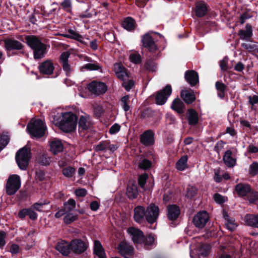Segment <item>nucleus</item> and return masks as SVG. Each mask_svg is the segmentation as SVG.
Masks as SVG:
<instances>
[{"label":"nucleus","mask_w":258,"mask_h":258,"mask_svg":"<svg viewBox=\"0 0 258 258\" xmlns=\"http://www.w3.org/2000/svg\"><path fill=\"white\" fill-rule=\"evenodd\" d=\"M70 56V53L66 51L63 52L60 57V63L62 65L63 70L66 72L67 76H69L72 70L70 65L68 63V58Z\"/></svg>","instance_id":"obj_20"},{"label":"nucleus","mask_w":258,"mask_h":258,"mask_svg":"<svg viewBox=\"0 0 258 258\" xmlns=\"http://www.w3.org/2000/svg\"><path fill=\"white\" fill-rule=\"evenodd\" d=\"M145 244L146 246L152 245L154 241V238L153 236L148 235L144 239Z\"/></svg>","instance_id":"obj_58"},{"label":"nucleus","mask_w":258,"mask_h":258,"mask_svg":"<svg viewBox=\"0 0 258 258\" xmlns=\"http://www.w3.org/2000/svg\"><path fill=\"white\" fill-rule=\"evenodd\" d=\"M241 46L249 51H256L257 46L255 44H252L247 43H243L241 44Z\"/></svg>","instance_id":"obj_49"},{"label":"nucleus","mask_w":258,"mask_h":258,"mask_svg":"<svg viewBox=\"0 0 258 258\" xmlns=\"http://www.w3.org/2000/svg\"><path fill=\"white\" fill-rule=\"evenodd\" d=\"M180 213V209L177 205H171L167 207V217L170 220H176Z\"/></svg>","instance_id":"obj_22"},{"label":"nucleus","mask_w":258,"mask_h":258,"mask_svg":"<svg viewBox=\"0 0 258 258\" xmlns=\"http://www.w3.org/2000/svg\"><path fill=\"white\" fill-rule=\"evenodd\" d=\"M92 122L88 115H82L79 120V131L81 136L85 135L86 132L91 129Z\"/></svg>","instance_id":"obj_10"},{"label":"nucleus","mask_w":258,"mask_h":258,"mask_svg":"<svg viewBox=\"0 0 258 258\" xmlns=\"http://www.w3.org/2000/svg\"><path fill=\"white\" fill-rule=\"evenodd\" d=\"M172 93L171 86L167 85L162 90L157 93L156 103L158 105H163L167 101V98Z\"/></svg>","instance_id":"obj_9"},{"label":"nucleus","mask_w":258,"mask_h":258,"mask_svg":"<svg viewBox=\"0 0 258 258\" xmlns=\"http://www.w3.org/2000/svg\"><path fill=\"white\" fill-rule=\"evenodd\" d=\"M142 42L143 46L147 48L150 52L154 53L157 50V46L149 33L143 36Z\"/></svg>","instance_id":"obj_14"},{"label":"nucleus","mask_w":258,"mask_h":258,"mask_svg":"<svg viewBox=\"0 0 258 258\" xmlns=\"http://www.w3.org/2000/svg\"><path fill=\"white\" fill-rule=\"evenodd\" d=\"M220 68L222 71H226L228 69V59L227 58H223L220 61Z\"/></svg>","instance_id":"obj_61"},{"label":"nucleus","mask_w":258,"mask_h":258,"mask_svg":"<svg viewBox=\"0 0 258 258\" xmlns=\"http://www.w3.org/2000/svg\"><path fill=\"white\" fill-rule=\"evenodd\" d=\"M61 6L65 11L70 12L72 6L71 0H64V1L61 3Z\"/></svg>","instance_id":"obj_54"},{"label":"nucleus","mask_w":258,"mask_h":258,"mask_svg":"<svg viewBox=\"0 0 258 258\" xmlns=\"http://www.w3.org/2000/svg\"><path fill=\"white\" fill-rule=\"evenodd\" d=\"M224 218L225 226L228 230L233 231L236 228L237 224L233 218L230 217L226 213L224 214Z\"/></svg>","instance_id":"obj_33"},{"label":"nucleus","mask_w":258,"mask_h":258,"mask_svg":"<svg viewBox=\"0 0 258 258\" xmlns=\"http://www.w3.org/2000/svg\"><path fill=\"white\" fill-rule=\"evenodd\" d=\"M31 151L30 149L24 147L20 149L16 153V160L19 167L22 170H26L29 161L31 158Z\"/></svg>","instance_id":"obj_4"},{"label":"nucleus","mask_w":258,"mask_h":258,"mask_svg":"<svg viewBox=\"0 0 258 258\" xmlns=\"http://www.w3.org/2000/svg\"><path fill=\"white\" fill-rule=\"evenodd\" d=\"M71 251L77 254L84 252L87 248V244L81 239H76L70 242Z\"/></svg>","instance_id":"obj_11"},{"label":"nucleus","mask_w":258,"mask_h":258,"mask_svg":"<svg viewBox=\"0 0 258 258\" xmlns=\"http://www.w3.org/2000/svg\"><path fill=\"white\" fill-rule=\"evenodd\" d=\"M184 107V105L183 102L178 98L174 100L171 105L172 109L179 113H182L183 112Z\"/></svg>","instance_id":"obj_34"},{"label":"nucleus","mask_w":258,"mask_h":258,"mask_svg":"<svg viewBox=\"0 0 258 258\" xmlns=\"http://www.w3.org/2000/svg\"><path fill=\"white\" fill-rule=\"evenodd\" d=\"M55 248L64 256H68L71 251L70 242L64 240L58 242Z\"/></svg>","instance_id":"obj_18"},{"label":"nucleus","mask_w":258,"mask_h":258,"mask_svg":"<svg viewBox=\"0 0 258 258\" xmlns=\"http://www.w3.org/2000/svg\"><path fill=\"white\" fill-rule=\"evenodd\" d=\"M45 129L44 124L39 119L31 120L27 127L31 136L35 138L42 137L44 135Z\"/></svg>","instance_id":"obj_3"},{"label":"nucleus","mask_w":258,"mask_h":258,"mask_svg":"<svg viewBox=\"0 0 258 258\" xmlns=\"http://www.w3.org/2000/svg\"><path fill=\"white\" fill-rule=\"evenodd\" d=\"M145 217V209L142 206H138L134 210V219L137 222H141Z\"/></svg>","instance_id":"obj_27"},{"label":"nucleus","mask_w":258,"mask_h":258,"mask_svg":"<svg viewBox=\"0 0 258 258\" xmlns=\"http://www.w3.org/2000/svg\"><path fill=\"white\" fill-rule=\"evenodd\" d=\"M35 178L39 181H43L45 179V173L43 171L38 170L36 171Z\"/></svg>","instance_id":"obj_53"},{"label":"nucleus","mask_w":258,"mask_h":258,"mask_svg":"<svg viewBox=\"0 0 258 258\" xmlns=\"http://www.w3.org/2000/svg\"><path fill=\"white\" fill-rule=\"evenodd\" d=\"M223 159L224 163L228 167H231L235 164L236 160L232 157V152L230 150H227L225 152Z\"/></svg>","instance_id":"obj_29"},{"label":"nucleus","mask_w":258,"mask_h":258,"mask_svg":"<svg viewBox=\"0 0 258 258\" xmlns=\"http://www.w3.org/2000/svg\"><path fill=\"white\" fill-rule=\"evenodd\" d=\"M9 137L7 135H2L0 137V151L2 150L8 144Z\"/></svg>","instance_id":"obj_46"},{"label":"nucleus","mask_w":258,"mask_h":258,"mask_svg":"<svg viewBox=\"0 0 258 258\" xmlns=\"http://www.w3.org/2000/svg\"><path fill=\"white\" fill-rule=\"evenodd\" d=\"M184 78L187 82L191 86H195L199 82L198 74L194 70L186 71Z\"/></svg>","instance_id":"obj_19"},{"label":"nucleus","mask_w":258,"mask_h":258,"mask_svg":"<svg viewBox=\"0 0 258 258\" xmlns=\"http://www.w3.org/2000/svg\"><path fill=\"white\" fill-rule=\"evenodd\" d=\"M148 178V175L146 173L143 174L139 176V179H138V183H139V184L140 185V186L142 188L144 187V186L146 184V180Z\"/></svg>","instance_id":"obj_50"},{"label":"nucleus","mask_w":258,"mask_h":258,"mask_svg":"<svg viewBox=\"0 0 258 258\" xmlns=\"http://www.w3.org/2000/svg\"><path fill=\"white\" fill-rule=\"evenodd\" d=\"M214 200L219 204H222L224 202L225 200L223 196L219 194H216L214 196Z\"/></svg>","instance_id":"obj_63"},{"label":"nucleus","mask_w":258,"mask_h":258,"mask_svg":"<svg viewBox=\"0 0 258 258\" xmlns=\"http://www.w3.org/2000/svg\"><path fill=\"white\" fill-rule=\"evenodd\" d=\"M108 145V141H103L99 144L94 147V149L96 152H99L107 150V146Z\"/></svg>","instance_id":"obj_44"},{"label":"nucleus","mask_w":258,"mask_h":258,"mask_svg":"<svg viewBox=\"0 0 258 258\" xmlns=\"http://www.w3.org/2000/svg\"><path fill=\"white\" fill-rule=\"evenodd\" d=\"M180 96L187 104H191L196 100L194 92L190 89H184L180 92Z\"/></svg>","instance_id":"obj_17"},{"label":"nucleus","mask_w":258,"mask_h":258,"mask_svg":"<svg viewBox=\"0 0 258 258\" xmlns=\"http://www.w3.org/2000/svg\"><path fill=\"white\" fill-rule=\"evenodd\" d=\"M244 219L247 225L258 228V215L247 214Z\"/></svg>","instance_id":"obj_28"},{"label":"nucleus","mask_w":258,"mask_h":258,"mask_svg":"<svg viewBox=\"0 0 258 258\" xmlns=\"http://www.w3.org/2000/svg\"><path fill=\"white\" fill-rule=\"evenodd\" d=\"M128 233L134 243H141L144 241V236L143 232L139 229L131 227L127 229Z\"/></svg>","instance_id":"obj_16"},{"label":"nucleus","mask_w":258,"mask_h":258,"mask_svg":"<svg viewBox=\"0 0 258 258\" xmlns=\"http://www.w3.org/2000/svg\"><path fill=\"white\" fill-rule=\"evenodd\" d=\"M6 233L3 231H0V248H2L6 244L5 238Z\"/></svg>","instance_id":"obj_56"},{"label":"nucleus","mask_w":258,"mask_h":258,"mask_svg":"<svg viewBox=\"0 0 258 258\" xmlns=\"http://www.w3.org/2000/svg\"><path fill=\"white\" fill-rule=\"evenodd\" d=\"M187 156H183L176 164V168L180 171L184 170L187 167Z\"/></svg>","instance_id":"obj_36"},{"label":"nucleus","mask_w":258,"mask_h":258,"mask_svg":"<svg viewBox=\"0 0 258 258\" xmlns=\"http://www.w3.org/2000/svg\"><path fill=\"white\" fill-rule=\"evenodd\" d=\"M209 216L206 211L199 212L193 218L192 222L195 226L199 228H203L208 221Z\"/></svg>","instance_id":"obj_7"},{"label":"nucleus","mask_w":258,"mask_h":258,"mask_svg":"<svg viewBox=\"0 0 258 258\" xmlns=\"http://www.w3.org/2000/svg\"><path fill=\"white\" fill-rule=\"evenodd\" d=\"M235 190L239 196L244 197L248 193L250 192L251 189L249 185L247 184L239 183L235 186Z\"/></svg>","instance_id":"obj_25"},{"label":"nucleus","mask_w":258,"mask_h":258,"mask_svg":"<svg viewBox=\"0 0 258 258\" xmlns=\"http://www.w3.org/2000/svg\"><path fill=\"white\" fill-rule=\"evenodd\" d=\"M216 89L218 92V96L221 98H223L225 96V91L226 90V86L225 85L221 82H217L215 84Z\"/></svg>","instance_id":"obj_38"},{"label":"nucleus","mask_w":258,"mask_h":258,"mask_svg":"<svg viewBox=\"0 0 258 258\" xmlns=\"http://www.w3.org/2000/svg\"><path fill=\"white\" fill-rule=\"evenodd\" d=\"M21 180L17 175H12L9 177L6 186V191L8 195H14L20 188Z\"/></svg>","instance_id":"obj_5"},{"label":"nucleus","mask_w":258,"mask_h":258,"mask_svg":"<svg viewBox=\"0 0 258 258\" xmlns=\"http://www.w3.org/2000/svg\"><path fill=\"white\" fill-rule=\"evenodd\" d=\"M88 89L91 94L99 96L106 92L107 87L104 83L94 81L89 84Z\"/></svg>","instance_id":"obj_6"},{"label":"nucleus","mask_w":258,"mask_h":258,"mask_svg":"<svg viewBox=\"0 0 258 258\" xmlns=\"http://www.w3.org/2000/svg\"><path fill=\"white\" fill-rule=\"evenodd\" d=\"M122 26L126 30L132 31L135 28V22L133 18L127 17L122 22Z\"/></svg>","instance_id":"obj_35"},{"label":"nucleus","mask_w":258,"mask_h":258,"mask_svg":"<svg viewBox=\"0 0 258 258\" xmlns=\"http://www.w3.org/2000/svg\"><path fill=\"white\" fill-rule=\"evenodd\" d=\"M5 48L7 50H21L24 45L20 42L13 38H8L4 40Z\"/></svg>","instance_id":"obj_15"},{"label":"nucleus","mask_w":258,"mask_h":258,"mask_svg":"<svg viewBox=\"0 0 258 258\" xmlns=\"http://www.w3.org/2000/svg\"><path fill=\"white\" fill-rule=\"evenodd\" d=\"M126 195L130 199H136L138 195V190L137 185L128 184L126 188Z\"/></svg>","instance_id":"obj_30"},{"label":"nucleus","mask_w":258,"mask_h":258,"mask_svg":"<svg viewBox=\"0 0 258 258\" xmlns=\"http://www.w3.org/2000/svg\"><path fill=\"white\" fill-rule=\"evenodd\" d=\"M137 164L138 167L143 170H147L152 166V162L144 158H140Z\"/></svg>","instance_id":"obj_37"},{"label":"nucleus","mask_w":258,"mask_h":258,"mask_svg":"<svg viewBox=\"0 0 258 258\" xmlns=\"http://www.w3.org/2000/svg\"><path fill=\"white\" fill-rule=\"evenodd\" d=\"M210 249L211 247L209 244H203L200 247L199 252L201 255L206 256L209 254Z\"/></svg>","instance_id":"obj_43"},{"label":"nucleus","mask_w":258,"mask_h":258,"mask_svg":"<svg viewBox=\"0 0 258 258\" xmlns=\"http://www.w3.org/2000/svg\"><path fill=\"white\" fill-rule=\"evenodd\" d=\"M207 10V6L206 4L202 2H198L196 5V15L198 17H203L206 14Z\"/></svg>","instance_id":"obj_26"},{"label":"nucleus","mask_w":258,"mask_h":258,"mask_svg":"<svg viewBox=\"0 0 258 258\" xmlns=\"http://www.w3.org/2000/svg\"><path fill=\"white\" fill-rule=\"evenodd\" d=\"M77 219V215L72 213L67 214L64 217L63 220L65 223L70 224Z\"/></svg>","instance_id":"obj_45"},{"label":"nucleus","mask_w":258,"mask_h":258,"mask_svg":"<svg viewBox=\"0 0 258 258\" xmlns=\"http://www.w3.org/2000/svg\"><path fill=\"white\" fill-rule=\"evenodd\" d=\"M50 150L54 154H57L62 151L63 147L61 141L54 139L50 143Z\"/></svg>","instance_id":"obj_24"},{"label":"nucleus","mask_w":258,"mask_h":258,"mask_svg":"<svg viewBox=\"0 0 258 258\" xmlns=\"http://www.w3.org/2000/svg\"><path fill=\"white\" fill-rule=\"evenodd\" d=\"M187 118L189 124L190 125H195L198 123L199 117L198 113L192 109L188 110Z\"/></svg>","instance_id":"obj_31"},{"label":"nucleus","mask_w":258,"mask_h":258,"mask_svg":"<svg viewBox=\"0 0 258 258\" xmlns=\"http://www.w3.org/2000/svg\"><path fill=\"white\" fill-rule=\"evenodd\" d=\"M93 108L94 113L96 115V116L99 117L102 114L103 112V110L102 109V106L96 104L93 105Z\"/></svg>","instance_id":"obj_52"},{"label":"nucleus","mask_w":258,"mask_h":258,"mask_svg":"<svg viewBox=\"0 0 258 258\" xmlns=\"http://www.w3.org/2000/svg\"><path fill=\"white\" fill-rule=\"evenodd\" d=\"M121 103L122 107L125 112L130 110V97L128 95H126L122 97L121 99Z\"/></svg>","instance_id":"obj_40"},{"label":"nucleus","mask_w":258,"mask_h":258,"mask_svg":"<svg viewBox=\"0 0 258 258\" xmlns=\"http://www.w3.org/2000/svg\"><path fill=\"white\" fill-rule=\"evenodd\" d=\"M140 141L145 146H150L154 142V134L152 131L148 130L144 132L141 136Z\"/></svg>","instance_id":"obj_21"},{"label":"nucleus","mask_w":258,"mask_h":258,"mask_svg":"<svg viewBox=\"0 0 258 258\" xmlns=\"http://www.w3.org/2000/svg\"><path fill=\"white\" fill-rule=\"evenodd\" d=\"M198 189L196 187L188 185L186 189V196L188 198H192L197 193Z\"/></svg>","instance_id":"obj_41"},{"label":"nucleus","mask_w":258,"mask_h":258,"mask_svg":"<svg viewBox=\"0 0 258 258\" xmlns=\"http://www.w3.org/2000/svg\"><path fill=\"white\" fill-rule=\"evenodd\" d=\"M118 249L120 254L125 258H131L133 255V247L125 241H122L119 244Z\"/></svg>","instance_id":"obj_13"},{"label":"nucleus","mask_w":258,"mask_h":258,"mask_svg":"<svg viewBox=\"0 0 258 258\" xmlns=\"http://www.w3.org/2000/svg\"><path fill=\"white\" fill-rule=\"evenodd\" d=\"M85 69L90 71H95L98 70L100 69V66L97 63H87L85 64L83 67Z\"/></svg>","instance_id":"obj_51"},{"label":"nucleus","mask_w":258,"mask_h":258,"mask_svg":"<svg viewBox=\"0 0 258 258\" xmlns=\"http://www.w3.org/2000/svg\"><path fill=\"white\" fill-rule=\"evenodd\" d=\"M249 172L252 176L258 174V162H254L250 165Z\"/></svg>","instance_id":"obj_47"},{"label":"nucleus","mask_w":258,"mask_h":258,"mask_svg":"<svg viewBox=\"0 0 258 258\" xmlns=\"http://www.w3.org/2000/svg\"><path fill=\"white\" fill-rule=\"evenodd\" d=\"M38 69L41 74L51 75L54 70V66L51 60L47 59L39 64Z\"/></svg>","instance_id":"obj_12"},{"label":"nucleus","mask_w":258,"mask_h":258,"mask_svg":"<svg viewBox=\"0 0 258 258\" xmlns=\"http://www.w3.org/2000/svg\"><path fill=\"white\" fill-rule=\"evenodd\" d=\"M94 251L99 258H106L104 249L98 240H95L94 242Z\"/></svg>","instance_id":"obj_32"},{"label":"nucleus","mask_w":258,"mask_h":258,"mask_svg":"<svg viewBox=\"0 0 258 258\" xmlns=\"http://www.w3.org/2000/svg\"><path fill=\"white\" fill-rule=\"evenodd\" d=\"M130 61L134 63H140L142 61L141 55L138 53H132L129 56Z\"/></svg>","instance_id":"obj_42"},{"label":"nucleus","mask_w":258,"mask_h":258,"mask_svg":"<svg viewBox=\"0 0 258 258\" xmlns=\"http://www.w3.org/2000/svg\"><path fill=\"white\" fill-rule=\"evenodd\" d=\"M134 82L133 80H130L126 82H123L122 86L124 87L126 91H130L134 86Z\"/></svg>","instance_id":"obj_55"},{"label":"nucleus","mask_w":258,"mask_h":258,"mask_svg":"<svg viewBox=\"0 0 258 258\" xmlns=\"http://www.w3.org/2000/svg\"><path fill=\"white\" fill-rule=\"evenodd\" d=\"M258 200V193L257 192H252L249 199L250 203H253Z\"/></svg>","instance_id":"obj_64"},{"label":"nucleus","mask_w":258,"mask_h":258,"mask_svg":"<svg viewBox=\"0 0 258 258\" xmlns=\"http://www.w3.org/2000/svg\"><path fill=\"white\" fill-rule=\"evenodd\" d=\"M124 70H125V69L120 63H115L114 64V71L115 74H116L117 72H120Z\"/></svg>","instance_id":"obj_59"},{"label":"nucleus","mask_w":258,"mask_h":258,"mask_svg":"<svg viewBox=\"0 0 258 258\" xmlns=\"http://www.w3.org/2000/svg\"><path fill=\"white\" fill-rule=\"evenodd\" d=\"M75 173V169L70 166L64 168L62 170L63 174L68 177H72Z\"/></svg>","instance_id":"obj_48"},{"label":"nucleus","mask_w":258,"mask_h":258,"mask_svg":"<svg viewBox=\"0 0 258 258\" xmlns=\"http://www.w3.org/2000/svg\"><path fill=\"white\" fill-rule=\"evenodd\" d=\"M116 75L118 78L122 81H124L127 78V74L125 70L121 71L120 72H117Z\"/></svg>","instance_id":"obj_60"},{"label":"nucleus","mask_w":258,"mask_h":258,"mask_svg":"<svg viewBox=\"0 0 258 258\" xmlns=\"http://www.w3.org/2000/svg\"><path fill=\"white\" fill-rule=\"evenodd\" d=\"M25 39L27 44L33 50L35 59L42 58L46 53L47 45L42 43L39 37L36 35H26Z\"/></svg>","instance_id":"obj_1"},{"label":"nucleus","mask_w":258,"mask_h":258,"mask_svg":"<svg viewBox=\"0 0 258 258\" xmlns=\"http://www.w3.org/2000/svg\"><path fill=\"white\" fill-rule=\"evenodd\" d=\"M76 207V202L73 199H69L68 202L64 203V209L66 212H70Z\"/></svg>","instance_id":"obj_39"},{"label":"nucleus","mask_w":258,"mask_h":258,"mask_svg":"<svg viewBox=\"0 0 258 258\" xmlns=\"http://www.w3.org/2000/svg\"><path fill=\"white\" fill-rule=\"evenodd\" d=\"M62 119L59 124L61 130L66 133L74 131L77 126V118L72 112H65L62 114Z\"/></svg>","instance_id":"obj_2"},{"label":"nucleus","mask_w":258,"mask_h":258,"mask_svg":"<svg viewBox=\"0 0 258 258\" xmlns=\"http://www.w3.org/2000/svg\"><path fill=\"white\" fill-rule=\"evenodd\" d=\"M238 35L240 39L245 41H250L252 36V30L251 26L247 24L245 25V30H240L238 32Z\"/></svg>","instance_id":"obj_23"},{"label":"nucleus","mask_w":258,"mask_h":258,"mask_svg":"<svg viewBox=\"0 0 258 258\" xmlns=\"http://www.w3.org/2000/svg\"><path fill=\"white\" fill-rule=\"evenodd\" d=\"M75 194L78 197H83L87 194V190L85 188H81L75 190Z\"/></svg>","instance_id":"obj_62"},{"label":"nucleus","mask_w":258,"mask_h":258,"mask_svg":"<svg viewBox=\"0 0 258 258\" xmlns=\"http://www.w3.org/2000/svg\"><path fill=\"white\" fill-rule=\"evenodd\" d=\"M120 126L119 124L115 123L113 124L109 129V132L111 134H114L120 130Z\"/></svg>","instance_id":"obj_57"},{"label":"nucleus","mask_w":258,"mask_h":258,"mask_svg":"<svg viewBox=\"0 0 258 258\" xmlns=\"http://www.w3.org/2000/svg\"><path fill=\"white\" fill-rule=\"evenodd\" d=\"M159 213V208L153 204L149 206L145 210V218L149 223H154L157 219Z\"/></svg>","instance_id":"obj_8"}]
</instances>
